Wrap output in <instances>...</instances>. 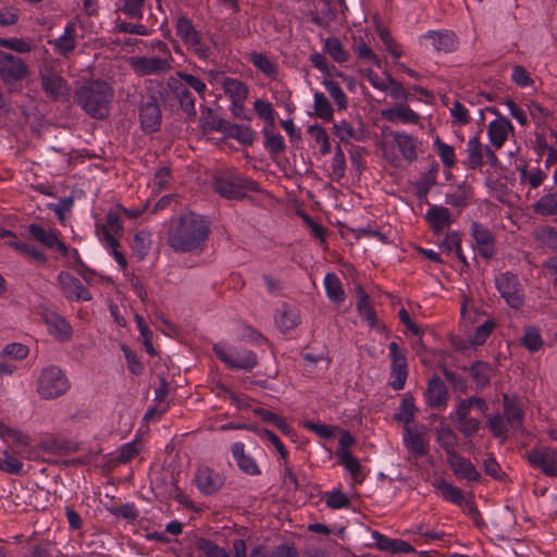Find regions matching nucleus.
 Wrapping results in <instances>:
<instances>
[{
	"mask_svg": "<svg viewBox=\"0 0 557 557\" xmlns=\"http://www.w3.org/2000/svg\"><path fill=\"white\" fill-rule=\"evenodd\" d=\"M210 233L209 222L194 212H185L170 223L166 242L175 252L201 249Z\"/></svg>",
	"mask_w": 557,
	"mask_h": 557,
	"instance_id": "obj_1",
	"label": "nucleus"
},
{
	"mask_svg": "<svg viewBox=\"0 0 557 557\" xmlns=\"http://www.w3.org/2000/svg\"><path fill=\"white\" fill-rule=\"evenodd\" d=\"M113 90L106 82L94 81L81 87L75 94L76 102L95 119H104L109 114V106Z\"/></svg>",
	"mask_w": 557,
	"mask_h": 557,
	"instance_id": "obj_2",
	"label": "nucleus"
},
{
	"mask_svg": "<svg viewBox=\"0 0 557 557\" xmlns=\"http://www.w3.org/2000/svg\"><path fill=\"white\" fill-rule=\"evenodd\" d=\"M214 189L226 199H242L249 191H258V184L245 176L224 172L214 176Z\"/></svg>",
	"mask_w": 557,
	"mask_h": 557,
	"instance_id": "obj_3",
	"label": "nucleus"
},
{
	"mask_svg": "<svg viewBox=\"0 0 557 557\" xmlns=\"http://www.w3.org/2000/svg\"><path fill=\"white\" fill-rule=\"evenodd\" d=\"M495 285L505 299L506 304L512 309H520L524 305V295L522 285L518 276L511 272H505L496 276Z\"/></svg>",
	"mask_w": 557,
	"mask_h": 557,
	"instance_id": "obj_4",
	"label": "nucleus"
},
{
	"mask_svg": "<svg viewBox=\"0 0 557 557\" xmlns=\"http://www.w3.org/2000/svg\"><path fill=\"white\" fill-rule=\"evenodd\" d=\"M69 388V383L63 372L57 367H50L41 372L37 391L42 398H57Z\"/></svg>",
	"mask_w": 557,
	"mask_h": 557,
	"instance_id": "obj_5",
	"label": "nucleus"
},
{
	"mask_svg": "<svg viewBox=\"0 0 557 557\" xmlns=\"http://www.w3.org/2000/svg\"><path fill=\"white\" fill-rule=\"evenodd\" d=\"M128 65L138 76H161L172 70V58L131 57Z\"/></svg>",
	"mask_w": 557,
	"mask_h": 557,
	"instance_id": "obj_6",
	"label": "nucleus"
},
{
	"mask_svg": "<svg viewBox=\"0 0 557 557\" xmlns=\"http://www.w3.org/2000/svg\"><path fill=\"white\" fill-rule=\"evenodd\" d=\"M171 99H174L180 108L189 116H196L195 98L188 86H184L177 78L170 77L166 82V89H164L163 103L168 104Z\"/></svg>",
	"mask_w": 557,
	"mask_h": 557,
	"instance_id": "obj_7",
	"label": "nucleus"
},
{
	"mask_svg": "<svg viewBox=\"0 0 557 557\" xmlns=\"http://www.w3.org/2000/svg\"><path fill=\"white\" fill-rule=\"evenodd\" d=\"M28 75L29 67L22 58L0 50V77L4 84H15Z\"/></svg>",
	"mask_w": 557,
	"mask_h": 557,
	"instance_id": "obj_8",
	"label": "nucleus"
},
{
	"mask_svg": "<svg viewBox=\"0 0 557 557\" xmlns=\"http://www.w3.org/2000/svg\"><path fill=\"white\" fill-rule=\"evenodd\" d=\"M39 78L45 94L50 98L59 100L70 95L67 83L52 66H42L39 70Z\"/></svg>",
	"mask_w": 557,
	"mask_h": 557,
	"instance_id": "obj_9",
	"label": "nucleus"
},
{
	"mask_svg": "<svg viewBox=\"0 0 557 557\" xmlns=\"http://www.w3.org/2000/svg\"><path fill=\"white\" fill-rule=\"evenodd\" d=\"M404 443L414 457H423L429 453V438L424 425H405Z\"/></svg>",
	"mask_w": 557,
	"mask_h": 557,
	"instance_id": "obj_10",
	"label": "nucleus"
},
{
	"mask_svg": "<svg viewBox=\"0 0 557 557\" xmlns=\"http://www.w3.org/2000/svg\"><path fill=\"white\" fill-rule=\"evenodd\" d=\"M139 119L141 128L146 133H154L161 125V110L156 97L150 96L139 107Z\"/></svg>",
	"mask_w": 557,
	"mask_h": 557,
	"instance_id": "obj_11",
	"label": "nucleus"
},
{
	"mask_svg": "<svg viewBox=\"0 0 557 557\" xmlns=\"http://www.w3.org/2000/svg\"><path fill=\"white\" fill-rule=\"evenodd\" d=\"M528 460L533 467L541 468L543 473L557 476V451L549 447L533 449L528 455Z\"/></svg>",
	"mask_w": 557,
	"mask_h": 557,
	"instance_id": "obj_12",
	"label": "nucleus"
},
{
	"mask_svg": "<svg viewBox=\"0 0 557 557\" xmlns=\"http://www.w3.org/2000/svg\"><path fill=\"white\" fill-rule=\"evenodd\" d=\"M471 234L480 256L486 260L493 258L495 253V238L488 228L479 222H472Z\"/></svg>",
	"mask_w": 557,
	"mask_h": 557,
	"instance_id": "obj_13",
	"label": "nucleus"
},
{
	"mask_svg": "<svg viewBox=\"0 0 557 557\" xmlns=\"http://www.w3.org/2000/svg\"><path fill=\"white\" fill-rule=\"evenodd\" d=\"M58 281L67 298L84 301L91 299L88 289L83 286L78 278L72 276L70 273L61 272L58 276Z\"/></svg>",
	"mask_w": 557,
	"mask_h": 557,
	"instance_id": "obj_14",
	"label": "nucleus"
},
{
	"mask_svg": "<svg viewBox=\"0 0 557 557\" xmlns=\"http://www.w3.org/2000/svg\"><path fill=\"white\" fill-rule=\"evenodd\" d=\"M41 318L48 326L49 333L60 342H66L72 336V327L61 315L52 311H44Z\"/></svg>",
	"mask_w": 557,
	"mask_h": 557,
	"instance_id": "obj_15",
	"label": "nucleus"
},
{
	"mask_svg": "<svg viewBox=\"0 0 557 557\" xmlns=\"http://www.w3.org/2000/svg\"><path fill=\"white\" fill-rule=\"evenodd\" d=\"M425 396L431 407L445 408L447 406L448 392L441 377L434 375L430 379Z\"/></svg>",
	"mask_w": 557,
	"mask_h": 557,
	"instance_id": "obj_16",
	"label": "nucleus"
},
{
	"mask_svg": "<svg viewBox=\"0 0 557 557\" xmlns=\"http://www.w3.org/2000/svg\"><path fill=\"white\" fill-rule=\"evenodd\" d=\"M176 30L185 44L194 47L201 57H206V51L200 46V35L187 17L181 16L177 20Z\"/></svg>",
	"mask_w": 557,
	"mask_h": 557,
	"instance_id": "obj_17",
	"label": "nucleus"
},
{
	"mask_svg": "<svg viewBox=\"0 0 557 557\" xmlns=\"http://www.w3.org/2000/svg\"><path fill=\"white\" fill-rule=\"evenodd\" d=\"M456 422L459 431L465 436H471L475 434L480 429V421L470 416V408L461 400L457 405L456 409Z\"/></svg>",
	"mask_w": 557,
	"mask_h": 557,
	"instance_id": "obj_18",
	"label": "nucleus"
},
{
	"mask_svg": "<svg viewBox=\"0 0 557 557\" xmlns=\"http://www.w3.org/2000/svg\"><path fill=\"white\" fill-rule=\"evenodd\" d=\"M510 132H513V127L510 121L503 116L491 122L487 129L490 141L496 149L505 144Z\"/></svg>",
	"mask_w": 557,
	"mask_h": 557,
	"instance_id": "obj_19",
	"label": "nucleus"
},
{
	"mask_svg": "<svg viewBox=\"0 0 557 557\" xmlns=\"http://www.w3.org/2000/svg\"><path fill=\"white\" fill-rule=\"evenodd\" d=\"M29 234L34 239L49 248L57 247V250L61 251L63 255L67 252L66 246L58 239L51 228H45L38 224H30Z\"/></svg>",
	"mask_w": 557,
	"mask_h": 557,
	"instance_id": "obj_20",
	"label": "nucleus"
},
{
	"mask_svg": "<svg viewBox=\"0 0 557 557\" xmlns=\"http://www.w3.org/2000/svg\"><path fill=\"white\" fill-rule=\"evenodd\" d=\"M431 228L435 234L442 233L453 223L449 210L442 206H432L425 214Z\"/></svg>",
	"mask_w": 557,
	"mask_h": 557,
	"instance_id": "obj_21",
	"label": "nucleus"
},
{
	"mask_svg": "<svg viewBox=\"0 0 557 557\" xmlns=\"http://www.w3.org/2000/svg\"><path fill=\"white\" fill-rule=\"evenodd\" d=\"M216 356L232 369L251 370L258 363V358L253 351H246L236 359L228 356L222 348L214 347Z\"/></svg>",
	"mask_w": 557,
	"mask_h": 557,
	"instance_id": "obj_22",
	"label": "nucleus"
},
{
	"mask_svg": "<svg viewBox=\"0 0 557 557\" xmlns=\"http://www.w3.org/2000/svg\"><path fill=\"white\" fill-rule=\"evenodd\" d=\"M447 461L457 476L468 481H476L480 478V473L476 471L474 466L458 453L449 456Z\"/></svg>",
	"mask_w": 557,
	"mask_h": 557,
	"instance_id": "obj_23",
	"label": "nucleus"
},
{
	"mask_svg": "<svg viewBox=\"0 0 557 557\" xmlns=\"http://www.w3.org/2000/svg\"><path fill=\"white\" fill-rule=\"evenodd\" d=\"M195 482L198 488L207 495L215 493L222 486V479L210 468L198 469Z\"/></svg>",
	"mask_w": 557,
	"mask_h": 557,
	"instance_id": "obj_24",
	"label": "nucleus"
},
{
	"mask_svg": "<svg viewBox=\"0 0 557 557\" xmlns=\"http://www.w3.org/2000/svg\"><path fill=\"white\" fill-rule=\"evenodd\" d=\"M503 407L507 423L515 430L521 429L523 412L519 400L516 397H510L507 394H504Z\"/></svg>",
	"mask_w": 557,
	"mask_h": 557,
	"instance_id": "obj_25",
	"label": "nucleus"
},
{
	"mask_svg": "<svg viewBox=\"0 0 557 557\" xmlns=\"http://www.w3.org/2000/svg\"><path fill=\"white\" fill-rule=\"evenodd\" d=\"M381 116L392 123H412L416 124L420 121V116L407 106H398L381 111Z\"/></svg>",
	"mask_w": 557,
	"mask_h": 557,
	"instance_id": "obj_26",
	"label": "nucleus"
},
{
	"mask_svg": "<svg viewBox=\"0 0 557 557\" xmlns=\"http://www.w3.org/2000/svg\"><path fill=\"white\" fill-rule=\"evenodd\" d=\"M424 38L430 39L432 46L438 52H451L457 47V40L454 33L445 30V32H429Z\"/></svg>",
	"mask_w": 557,
	"mask_h": 557,
	"instance_id": "obj_27",
	"label": "nucleus"
},
{
	"mask_svg": "<svg viewBox=\"0 0 557 557\" xmlns=\"http://www.w3.org/2000/svg\"><path fill=\"white\" fill-rule=\"evenodd\" d=\"M391 136L407 161L412 162L417 159L418 140L414 137L398 132H392Z\"/></svg>",
	"mask_w": 557,
	"mask_h": 557,
	"instance_id": "obj_28",
	"label": "nucleus"
},
{
	"mask_svg": "<svg viewBox=\"0 0 557 557\" xmlns=\"http://www.w3.org/2000/svg\"><path fill=\"white\" fill-rule=\"evenodd\" d=\"M436 441L440 446L445 450L447 458L457 453L458 436L454 430L442 423L435 429Z\"/></svg>",
	"mask_w": 557,
	"mask_h": 557,
	"instance_id": "obj_29",
	"label": "nucleus"
},
{
	"mask_svg": "<svg viewBox=\"0 0 557 557\" xmlns=\"http://www.w3.org/2000/svg\"><path fill=\"white\" fill-rule=\"evenodd\" d=\"M356 290L358 296L357 310L359 315L363 318L371 327L379 326V321L371 305L369 295L360 285L357 286Z\"/></svg>",
	"mask_w": 557,
	"mask_h": 557,
	"instance_id": "obj_30",
	"label": "nucleus"
},
{
	"mask_svg": "<svg viewBox=\"0 0 557 557\" xmlns=\"http://www.w3.org/2000/svg\"><path fill=\"white\" fill-rule=\"evenodd\" d=\"M485 147L479 136L471 137L467 143V162L469 169L475 170L483 165Z\"/></svg>",
	"mask_w": 557,
	"mask_h": 557,
	"instance_id": "obj_31",
	"label": "nucleus"
},
{
	"mask_svg": "<svg viewBox=\"0 0 557 557\" xmlns=\"http://www.w3.org/2000/svg\"><path fill=\"white\" fill-rule=\"evenodd\" d=\"M275 323L283 333L294 329L299 323L298 309L284 304L278 311Z\"/></svg>",
	"mask_w": 557,
	"mask_h": 557,
	"instance_id": "obj_32",
	"label": "nucleus"
},
{
	"mask_svg": "<svg viewBox=\"0 0 557 557\" xmlns=\"http://www.w3.org/2000/svg\"><path fill=\"white\" fill-rule=\"evenodd\" d=\"M54 46L55 51L63 57H66L76 47L75 26L73 23L66 25L64 34L54 41H49Z\"/></svg>",
	"mask_w": 557,
	"mask_h": 557,
	"instance_id": "obj_33",
	"label": "nucleus"
},
{
	"mask_svg": "<svg viewBox=\"0 0 557 557\" xmlns=\"http://www.w3.org/2000/svg\"><path fill=\"white\" fill-rule=\"evenodd\" d=\"M223 133L231 138L237 139L244 145H251L256 136L255 132L250 127L239 124H231L228 122L225 123Z\"/></svg>",
	"mask_w": 557,
	"mask_h": 557,
	"instance_id": "obj_34",
	"label": "nucleus"
},
{
	"mask_svg": "<svg viewBox=\"0 0 557 557\" xmlns=\"http://www.w3.org/2000/svg\"><path fill=\"white\" fill-rule=\"evenodd\" d=\"M492 370V366L485 361H476L469 368L471 377L479 388L490 385Z\"/></svg>",
	"mask_w": 557,
	"mask_h": 557,
	"instance_id": "obj_35",
	"label": "nucleus"
},
{
	"mask_svg": "<svg viewBox=\"0 0 557 557\" xmlns=\"http://www.w3.org/2000/svg\"><path fill=\"white\" fill-rule=\"evenodd\" d=\"M243 443H235L232 447L234 458L237 460L238 467L248 474H259L260 470L252 458L245 455Z\"/></svg>",
	"mask_w": 557,
	"mask_h": 557,
	"instance_id": "obj_36",
	"label": "nucleus"
},
{
	"mask_svg": "<svg viewBox=\"0 0 557 557\" xmlns=\"http://www.w3.org/2000/svg\"><path fill=\"white\" fill-rule=\"evenodd\" d=\"M222 88L232 101H245L248 95L247 86L235 78L225 77Z\"/></svg>",
	"mask_w": 557,
	"mask_h": 557,
	"instance_id": "obj_37",
	"label": "nucleus"
},
{
	"mask_svg": "<svg viewBox=\"0 0 557 557\" xmlns=\"http://www.w3.org/2000/svg\"><path fill=\"white\" fill-rule=\"evenodd\" d=\"M324 286L327 297L336 302L341 304L345 299V292L342 287L339 278L334 273H327L324 277Z\"/></svg>",
	"mask_w": 557,
	"mask_h": 557,
	"instance_id": "obj_38",
	"label": "nucleus"
},
{
	"mask_svg": "<svg viewBox=\"0 0 557 557\" xmlns=\"http://www.w3.org/2000/svg\"><path fill=\"white\" fill-rule=\"evenodd\" d=\"M535 213L544 216L557 215V194L550 193L543 195L534 205Z\"/></svg>",
	"mask_w": 557,
	"mask_h": 557,
	"instance_id": "obj_39",
	"label": "nucleus"
},
{
	"mask_svg": "<svg viewBox=\"0 0 557 557\" xmlns=\"http://www.w3.org/2000/svg\"><path fill=\"white\" fill-rule=\"evenodd\" d=\"M392 375L393 381L391 383L395 391L403 389L407 379V359L398 358L392 361Z\"/></svg>",
	"mask_w": 557,
	"mask_h": 557,
	"instance_id": "obj_40",
	"label": "nucleus"
},
{
	"mask_svg": "<svg viewBox=\"0 0 557 557\" xmlns=\"http://www.w3.org/2000/svg\"><path fill=\"white\" fill-rule=\"evenodd\" d=\"M150 245V233L147 231H139L133 238L132 249L137 255V257L143 260L148 255Z\"/></svg>",
	"mask_w": 557,
	"mask_h": 557,
	"instance_id": "obj_41",
	"label": "nucleus"
},
{
	"mask_svg": "<svg viewBox=\"0 0 557 557\" xmlns=\"http://www.w3.org/2000/svg\"><path fill=\"white\" fill-rule=\"evenodd\" d=\"M23 463L11 450H3L0 454V470L10 474H18L22 471Z\"/></svg>",
	"mask_w": 557,
	"mask_h": 557,
	"instance_id": "obj_42",
	"label": "nucleus"
},
{
	"mask_svg": "<svg viewBox=\"0 0 557 557\" xmlns=\"http://www.w3.org/2000/svg\"><path fill=\"white\" fill-rule=\"evenodd\" d=\"M200 123L205 132H223L226 121L214 114L211 109H207L200 116Z\"/></svg>",
	"mask_w": 557,
	"mask_h": 557,
	"instance_id": "obj_43",
	"label": "nucleus"
},
{
	"mask_svg": "<svg viewBox=\"0 0 557 557\" xmlns=\"http://www.w3.org/2000/svg\"><path fill=\"white\" fill-rule=\"evenodd\" d=\"M263 134L265 137V147L271 151L273 154H278L284 151L285 145L283 137L273 131V127H265L263 129Z\"/></svg>",
	"mask_w": 557,
	"mask_h": 557,
	"instance_id": "obj_44",
	"label": "nucleus"
},
{
	"mask_svg": "<svg viewBox=\"0 0 557 557\" xmlns=\"http://www.w3.org/2000/svg\"><path fill=\"white\" fill-rule=\"evenodd\" d=\"M0 47L13 50L17 53H29L33 50V44L24 38H0Z\"/></svg>",
	"mask_w": 557,
	"mask_h": 557,
	"instance_id": "obj_45",
	"label": "nucleus"
},
{
	"mask_svg": "<svg viewBox=\"0 0 557 557\" xmlns=\"http://www.w3.org/2000/svg\"><path fill=\"white\" fill-rule=\"evenodd\" d=\"M253 412L259 416L263 421L272 423L274 426H276L280 431H282L285 434H288L290 432V428L285 422V420L275 414L272 411L262 409V408H255Z\"/></svg>",
	"mask_w": 557,
	"mask_h": 557,
	"instance_id": "obj_46",
	"label": "nucleus"
},
{
	"mask_svg": "<svg viewBox=\"0 0 557 557\" xmlns=\"http://www.w3.org/2000/svg\"><path fill=\"white\" fill-rule=\"evenodd\" d=\"M314 113L325 121H331L333 117L332 106L322 92L314 94Z\"/></svg>",
	"mask_w": 557,
	"mask_h": 557,
	"instance_id": "obj_47",
	"label": "nucleus"
},
{
	"mask_svg": "<svg viewBox=\"0 0 557 557\" xmlns=\"http://www.w3.org/2000/svg\"><path fill=\"white\" fill-rule=\"evenodd\" d=\"M416 406L412 397H405L401 401L399 411L395 414L397 421L409 425L413 421Z\"/></svg>",
	"mask_w": 557,
	"mask_h": 557,
	"instance_id": "obj_48",
	"label": "nucleus"
},
{
	"mask_svg": "<svg viewBox=\"0 0 557 557\" xmlns=\"http://www.w3.org/2000/svg\"><path fill=\"white\" fill-rule=\"evenodd\" d=\"M324 87L329 91L330 96L334 100L335 104L338 107V109L344 110L347 108V97L345 92L343 91L342 87L338 85V83L334 81H324L323 82Z\"/></svg>",
	"mask_w": 557,
	"mask_h": 557,
	"instance_id": "obj_49",
	"label": "nucleus"
},
{
	"mask_svg": "<svg viewBox=\"0 0 557 557\" xmlns=\"http://www.w3.org/2000/svg\"><path fill=\"white\" fill-rule=\"evenodd\" d=\"M308 132L314 138V140L321 145L320 151L322 154H327L331 152L330 137L325 128L320 125H311L308 127Z\"/></svg>",
	"mask_w": 557,
	"mask_h": 557,
	"instance_id": "obj_50",
	"label": "nucleus"
},
{
	"mask_svg": "<svg viewBox=\"0 0 557 557\" xmlns=\"http://www.w3.org/2000/svg\"><path fill=\"white\" fill-rule=\"evenodd\" d=\"M177 76H178V81L185 86H188V90L194 89L195 92H197L201 98H203V95L207 90V86L206 84L198 77L191 75V74H187V73H183V72H177Z\"/></svg>",
	"mask_w": 557,
	"mask_h": 557,
	"instance_id": "obj_51",
	"label": "nucleus"
},
{
	"mask_svg": "<svg viewBox=\"0 0 557 557\" xmlns=\"http://www.w3.org/2000/svg\"><path fill=\"white\" fill-rule=\"evenodd\" d=\"M197 548L207 557H231L227 552L209 540H200Z\"/></svg>",
	"mask_w": 557,
	"mask_h": 557,
	"instance_id": "obj_52",
	"label": "nucleus"
},
{
	"mask_svg": "<svg viewBox=\"0 0 557 557\" xmlns=\"http://www.w3.org/2000/svg\"><path fill=\"white\" fill-rule=\"evenodd\" d=\"M172 175L171 170L168 166L159 169L152 180V188L156 193H160L166 189L170 185Z\"/></svg>",
	"mask_w": 557,
	"mask_h": 557,
	"instance_id": "obj_53",
	"label": "nucleus"
},
{
	"mask_svg": "<svg viewBox=\"0 0 557 557\" xmlns=\"http://www.w3.org/2000/svg\"><path fill=\"white\" fill-rule=\"evenodd\" d=\"M523 344L530 351H537L543 346L542 337L535 327H527L523 336Z\"/></svg>",
	"mask_w": 557,
	"mask_h": 557,
	"instance_id": "obj_54",
	"label": "nucleus"
},
{
	"mask_svg": "<svg viewBox=\"0 0 557 557\" xmlns=\"http://www.w3.org/2000/svg\"><path fill=\"white\" fill-rule=\"evenodd\" d=\"M337 456L341 459V463L357 479L360 473L359 461L346 449H339Z\"/></svg>",
	"mask_w": 557,
	"mask_h": 557,
	"instance_id": "obj_55",
	"label": "nucleus"
},
{
	"mask_svg": "<svg viewBox=\"0 0 557 557\" xmlns=\"http://www.w3.org/2000/svg\"><path fill=\"white\" fill-rule=\"evenodd\" d=\"M437 488L441 491L443 497L451 503L459 504L463 498L462 492L446 481H441L437 484Z\"/></svg>",
	"mask_w": 557,
	"mask_h": 557,
	"instance_id": "obj_56",
	"label": "nucleus"
},
{
	"mask_svg": "<svg viewBox=\"0 0 557 557\" xmlns=\"http://www.w3.org/2000/svg\"><path fill=\"white\" fill-rule=\"evenodd\" d=\"M325 49L334 61L345 62L347 60V53L337 38H327L325 40Z\"/></svg>",
	"mask_w": 557,
	"mask_h": 557,
	"instance_id": "obj_57",
	"label": "nucleus"
},
{
	"mask_svg": "<svg viewBox=\"0 0 557 557\" xmlns=\"http://www.w3.org/2000/svg\"><path fill=\"white\" fill-rule=\"evenodd\" d=\"M434 145L444 165L447 168H451L455 164L454 148L440 139H436Z\"/></svg>",
	"mask_w": 557,
	"mask_h": 557,
	"instance_id": "obj_58",
	"label": "nucleus"
},
{
	"mask_svg": "<svg viewBox=\"0 0 557 557\" xmlns=\"http://www.w3.org/2000/svg\"><path fill=\"white\" fill-rule=\"evenodd\" d=\"M250 60L258 70L267 75H272L276 72L275 65L262 53L253 52Z\"/></svg>",
	"mask_w": 557,
	"mask_h": 557,
	"instance_id": "obj_59",
	"label": "nucleus"
},
{
	"mask_svg": "<svg viewBox=\"0 0 557 557\" xmlns=\"http://www.w3.org/2000/svg\"><path fill=\"white\" fill-rule=\"evenodd\" d=\"M520 176L522 182H528L532 188H536L543 183L546 174L541 169L529 172L524 166L520 169Z\"/></svg>",
	"mask_w": 557,
	"mask_h": 557,
	"instance_id": "obj_60",
	"label": "nucleus"
},
{
	"mask_svg": "<svg viewBox=\"0 0 557 557\" xmlns=\"http://www.w3.org/2000/svg\"><path fill=\"white\" fill-rule=\"evenodd\" d=\"M345 154L339 146L336 147L335 153L332 161V177L334 180H339L345 174Z\"/></svg>",
	"mask_w": 557,
	"mask_h": 557,
	"instance_id": "obj_61",
	"label": "nucleus"
},
{
	"mask_svg": "<svg viewBox=\"0 0 557 557\" xmlns=\"http://www.w3.org/2000/svg\"><path fill=\"white\" fill-rule=\"evenodd\" d=\"M122 231V226L120 224L119 215L109 211L106 216V223L100 227V234L106 235L109 233L110 235L119 234Z\"/></svg>",
	"mask_w": 557,
	"mask_h": 557,
	"instance_id": "obj_62",
	"label": "nucleus"
},
{
	"mask_svg": "<svg viewBox=\"0 0 557 557\" xmlns=\"http://www.w3.org/2000/svg\"><path fill=\"white\" fill-rule=\"evenodd\" d=\"M253 108L258 115L268 122L270 127H274V111L271 103L257 99L253 103Z\"/></svg>",
	"mask_w": 557,
	"mask_h": 557,
	"instance_id": "obj_63",
	"label": "nucleus"
},
{
	"mask_svg": "<svg viewBox=\"0 0 557 557\" xmlns=\"http://www.w3.org/2000/svg\"><path fill=\"white\" fill-rule=\"evenodd\" d=\"M495 324L492 321H486L482 325L478 326L471 343L473 345H482L486 342L487 337L490 336L491 332L493 331Z\"/></svg>",
	"mask_w": 557,
	"mask_h": 557,
	"instance_id": "obj_64",
	"label": "nucleus"
}]
</instances>
